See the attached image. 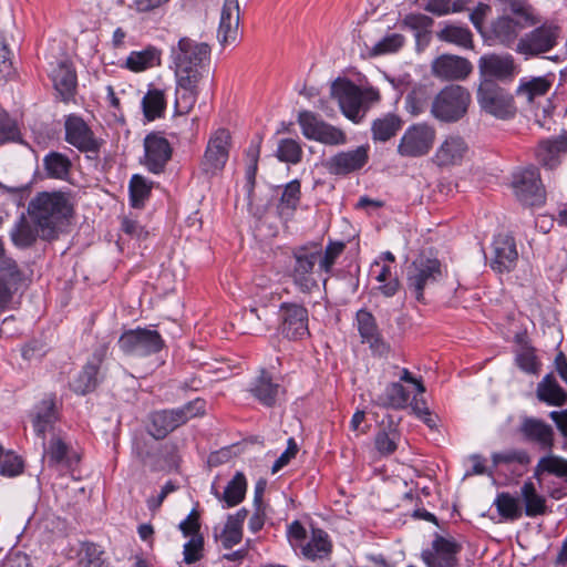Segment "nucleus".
Here are the masks:
<instances>
[{
    "label": "nucleus",
    "mask_w": 567,
    "mask_h": 567,
    "mask_svg": "<svg viewBox=\"0 0 567 567\" xmlns=\"http://www.w3.org/2000/svg\"><path fill=\"white\" fill-rule=\"evenodd\" d=\"M56 420L55 404L53 400L45 399L38 408L37 415L33 419V429L37 435L44 437L45 432Z\"/></svg>",
    "instance_id": "09e8293b"
},
{
    "label": "nucleus",
    "mask_w": 567,
    "mask_h": 567,
    "mask_svg": "<svg viewBox=\"0 0 567 567\" xmlns=\"http://www.w3.org/2000/svg\"><path fill=\"white\" fill-rule=\"evenodd\" d=\"M330 550L331 544L328 535L321 529L313 530L311 540L302 547L303 556L311 560L326 557Z\"/></svg>",
    "instance_id": "603ef678"
},
{
    "label": "nucleus",
    "mask_w": 567,
    "mask_h": 567,
    "mask_svg": "<svg viewBox=\"0 0 567 567\" xmlns=\"http://www.w3.org/2000/svg\"><path fill=\"white\" fill-rule=\"evenodd\" d=\"M399 439H400V433L395 429L383 427L375 434V437H374L375 449L381 455L389 456L396 451Z\"/></svg>",
    "instance_id": "6e6d98bb"
},
{
    "label": "nucleus",
    "mask_w": 567,
    "mask_h": 567,
    "mask_svg": "<svg viewBox=\"0 0 567 567\" xmlns=\"http://www.w3.org/2000/svg\"><path fill=\"white\" fill-rule=\"evenodd\" d=\"M477 102L482 111L499 120H508L516 114L513 95L491 79L481 81Z\"/></svg>",
    "instance_id": "0eeeda50"
},
{
    "label": "nucleus",
    "mask_w": 567,
    "mask_h": 567,
    "mask_svg": "<svg viewBox=\"0 0 567 567\" xmlns=\"http://www.w3.org/2000/svg\"><path fill=\"white\" fill-rule=\"evenodd\" d=\"M280 331L288 339L308 334V310L297 303H282L279 310Z\"/></svg>",
    "instance_id": "6ab92c4d"
},
{
    "label": "nucleus",
    "mask_w": 567,
    "mask_h": 567,
    "mask_svg": "<svg viewBox=\"0 0 567 567\" xmlns=\"http://www.w3.org/2000/svg\"><path fill=\"white\" fill-rule=\"evenodd\" d=\"M478 69L483 79L504 80L515 74L516 65L511 54H488L480 59Z\"/></svg>",
    "instance_id": "a878e982"
},
{
    "label": "nucleus",
    "mask_w": 567,
    "mask_h": 567,
    "mask_svg": "<svg viewBox=\"0 0 567 567\" xmlns=\"http://www.w3.org/2000/svg\"><path fill=\"white\" fill-rule=\"evenodd\" d=\"M551 87V81L547 76L533 78L524 81L517 89V95L526 99L528 103L536 97L544 96Z\"/></svg>",
    "instance_id": "3c124183"
},
{
    "label": "nucleus",
    "mask_w": 567,
    "mask_h": 567,
    "mask_svg": "<svg viewBox=\"0 0 567 567\" xmlns=\"http://www.w3.org/2000/svg\"><path fill=\"white\" fill-rule=\"evenodd\" d=\"M161 64V51L148 47L142 51H133L125 61V66L132 72H142Z\"/></svg>",
    "instance_id": "a19ab883"
},
{
    "label": "nucleus",
    "mask_w": 567,
    "mask_h": 567,
    "mask_svg": "<svg viewBox=\"0 0 567 567\" xmlns=\"http://www.w3.org/2000/svg\"><path fill=\"white\" fill-rule=\"evenodd\" d=\"M492 460L495 466L499 464L518 463L522 465L528 464L530 457L524 450H509L501 453H494Z\"/></svg>",
    "instance_id": "69168bd1"
},
{
    "label": "nucleus",
    "mask_w": 567,
    "mask_h": 567,
    "mask_svg": "<svg viewBox=\"0 0 567 567\" xmlns=\"http://www.w3.org/2000/svg\"><path fill=\"white\" fill-rule=\"evenodd\" d=\"M536 394L539 401L555 406L564 405L567 399L566 392L551 373L546 374L537 384Z\"/></svg>",
    "instance_id": "58836bf2"
},
{
    "label": "nucleus",
    "mask_w": 567,
    "mask_h": 567,
    "mask_svg": "<svg viewBox=\"0 0 567 567\" xmlns=\"http://www.w3.org/2000/svg\"><path fill=\"white\" fill-rule=\"evenodd\" d=\"M205 409V400L197 398L177 409L156 411L151 414L150 434L164 439L190 419L204 415Z\"/></svg>",
    "instance_id": "20e7f679"
},
{
    "label": "nucleus",
    "mask_w": 567,
    "mask_h": 567,
    "mask_svg": "<svg viewBox=\"0 0 567 567\" xmlns=\"http://www.w3.org/2000/svg\"><path fill=\"white\" fill-rule=\"evenodd\" d=\"M279 390L280 385L275 383L265 370L251 381L248 389L251 395L265 406L275 405Z\"/></svg>",
    "instance_id": "f704fd0d"
},
{
    "label": "nucleus",
    "mask_w": 567,
    "mask_h": 567,
    "mask_svg": "<svg viewBox=\"0 0 567 567\" xmlns=\"http://www.w3.org/2000/svg\"><path fill=\"white\" fill-rule=\"evenodd\" d=\"M441 277L442 267L437 259L420 257L409 267L408 287L416 300L422 301L425 287L436 282Z\"/></svg>",
    "instance_id": "4468645a"
},
{
    "label": "nucleus",
    "mask_w": 567,
    "mask_h": 567,
    "mask_svg": "<svg viewBox=\"0 0 567 567\" xmlns=\"http://www.w3.org/2000/svg\"><path fill=\"white\" fill-rule=\"evenodd\" d=\"M559 35L560 28L556 23L545 22L525 33L518 40L516 51L526 58L547 53L556 47Z\"/></svg>",
    "instance_id": "6e6552de"
},
{
    "label": "nucleus",
    "mask_w": 567,
    "mask_h": 567,
    "mask_svg": "<svg viewBox=\"0 0 567 567\" xmlns=\"http://www.w3.org/2000/svg\"><path fill=\"white\" fill-rule=\"evenodd\" d=\"M204 546V539L200 535H194L184 545V561L186 564H194L198 561L202 557V550Z\"/></svg>",
    "instance_id": "774afa93"
},
{
    "label": "nucleus",
    "mask_w": 567,
    "mask_h": 567,
    "mask_svg": "<svg viewBox=\"0 0 567 567\" xmlns=\"http://www.w3.org/2000/svg\"><path fill=\"white\" fill-rule=\"evenodd\" d=\"M231 136L229 131L218 128L215 131L207 143L204 156L200 161V172L208 176H216L220 173L229 157Z\"/></svg>",
    "instance_id": "1a4fd4ad"
},
{
    "label": "nucleus",
    "mask_w": 567,
    "mask_h": 567,
    "mask_svg": "<svg viewBox=\"0 0 567 567\" xmlns=\"http://www.w3.org/2000/svg\"><path fill=\"white\" fill-rule=\"evenodd\" d=\"M301 132L308 140H313L326 145L338 146L347 143L346 133L310 111H302L298 115Z\"/></svg>",
    "instance_id": "9d476101"
},
{
    "label": "nucleus",
    "mask_w": 567,
    "mask_h": 567,
    "mask_svg": "<svg viewBox=\"0 0 567 567\" xmlns=\"http://www.w3.org/2000/svg\"><path fill=\"white\" fill-rule=\"evenodd\" d=\"M176 79L175 110L178 114H186L194 107L197 101V84L200 79H195L194 75H187L186 78L176 76Z\"/></svg>",
    "instance_id": "2f4dec72"
},
{
    "label": "nucleus",
    "mask_w": 567,
    "mask_h": 567,
    "mask_svg": "<svg viewBox=\"0 0 567 567\" xmlns=\"http://www.w3.org/2000/svg\"><path fill=\"white\" fill-rule=\"evenodd\" d=\"M358 331L362 338V342L369 343L371 350L378 355H385L390 347L383 340L374 316L365 310L360 309L355 316Z\"/></svg>",
    "instance_id": "b1692460"
},
{
    "label": "nucleus",
    "mask_w": 567,
    "mask_h": 567,
    "mask_svg": "<svg viewBox=\"0 0 567 567\" xmlns=\"http://www.w3.org/2000/svg\"><path fill=\"white\" fill-rule=\"evenodd\" d=\"M520 497L524 503V513L528 517L547 514L548 507L545 496L539 494L532 481L524 482L520 487Z\"/></svg>",
    "instance_id": "4c0bfd02"
},
{
    "label": "nucleus",
    "mask_w": 567,
    "mask_h": 567,
    "mask_svg": "<svg viewBox=\"0 0 567 567\" xmlns=\"http://www.w3.org/2000/svg\"><path fill=\"white\" fill-rule=\"evenodd\" d=\"M11 239L16 246L25 248L33 245L40 235V229H35L24 216H22L11 230Z\"/></svg>",
    "instance_id": "864d4df0"
},
{
    "label": "nucleus",
    "mask_w": 567,
    "mask_h": 567,
    "mask_svg": "<svg viewBox=\"0 0 567 567\" xmlns=\"http://www.w3.org/2000/svg\"><path fill=\"white\" fill-rule=\"evenodd\" d=\"M517 259L518 252L514 238L507 234L497 235L493 241L492 269L499 274L508 272L514 269Z\"/></svg>",
    "instance_id": "5701e85b"
},
{
    "label": "nucleus",
    "mask_w": 567,
    "mask_h": 567,
    "mask_svg": "<svg viewBox=\"0 0 567 567\" xmlns=\"http://www.w3.org/2000/svg\"><path fill=\"white\" fill-rule=\"evenodd\" d=\"M524 29H526V27L516 22L515 18L508 14H502L491 23L486 39L493 44L511 48L514 43L517 44L519 40L518 35Z\"/></svg>",
    "instance_id": "393cba45"
},
{
    "label": "nucleus",
    "mask_w": 567,
    "mask_h": 567,
    "mask_svg": "<svg viewBox=\"0 0 567 567\" xmlns=\"http://www.w3.org/2000/svg\"><path fill=\"white\" fill-rule=\"evenodd\" d=\"M239 3L238 0H225L220 14L217 38L225 47L234 43L238 37Z\"/></svg>",
    "instance_id": "bb28decb"
},
{
    "label": "nucleus",
    "mask_w": 567,
    "mask_h": 567,
    "mask_svg": "<svg viewBox=\"0 0 567 567\" xmlns=\"http://www.w3.org/2000/svg\"><path fill=\"white\" fill-rule=\"evenodd\" d=\"M23 471L22 460L12 452H4L0 455V474L8 477H14Z\"/></svg>",
    "instance_id": "052dcab7"
},
{
    "label": "nucleus",
    "mask_w": 567,
    "mask_h": 567,
    "mask_svg": "<svg viewBox=\"0 0 567 567\" xmlns=\"http://www.w3.org/2000/svg\"><path fill=\"white\" fill-rule=\"evenodd\" d=\"M173 148L161 133H151L144 138V165L154 174H159L172 157Z\"/></svg>",
    "instance_id": "f3484780"
},
{
    "label": "nucleus",
    "mask_w": 567,
    "mask_h": 567,
    "mask_svg": "<svg viewBox=\"0 0 567 567\" xmlns=\"http://www.w3.org/2000/svg\"><path fill=\"white\" fill-rule=\"evenodd\" d=\"M24 276L13 259H4L0 265V311L11 300L13 291L18 290Z\"/></svg>",
    "instance_id": "cd10ccee"
},
{
    "label": "nucleus",
    "mask_w": 567,
    "mask_h": 567,
    "mask_svg": "<svg viewBox=\"0 0 567 567\" xmlns=\"http://www.w3.org/2000/svg\"><path fill=\"white\" fill-rule=\"evenodd\" d=\"M172 55L176 76L194 75L195 79H202L205 62L209 61L210 47L205 42L182 38L177 48L172 50Z\"/></svg>",
    "instance_id": "39448f33"
},
{
    "label": "nucleus",
    "mask_w": 567,
    "mask_h": 567,
    "mask_svg": "<svg viewBox=\"0 0 567 567\" xmlns=\"http://www.w3.org/2000/svg\"><path fill=\"white\" fill-rule=\"evenodd\" d=\"M503 14L515 16V21L523 27L530 28L540 22L535 8L528 0H498Z\"/></svg>",
    "instance_id": "72a5a7b5"
},
{
    "label": "nucleus",
    "mask_w": 567,
    "mask_h": 567,
    "mask_svg": "<svg viewBox=\"0 0 567 567\" xmlns=\"http://www.w3.org/2000/svg\"><path fill=\"white\" fill-rule=\"evenodd\" d=\"M567 150V143L564 140L543 141L536 152V156L543 166L554 168L559 164V156Z\"/></svg>",
    "instance_id": "79ce46f5"
},
{
    "label": "nucleus",
    "mask_w": 567,
    "mask_h": 567,
    "mask_svg": "<svg viewBox=\"0 0 567 567\" xmlns=\"http://www.w3.org/2000/svg\"><path fill=\"white\" fill-rule=\"evenodd\" d=\"M331 94L338 100L343 114L353 122H360L369 104L379 100V93L373 90H361L350 81H336Z\"/></svg>",
    "instance_id": "423d86ee"
},
{
    "label": "nucleus",
    "mask_w": 567,
    "mask_h": 567,
    "mask_svg": "<svg viewBox=\"0 0 567 567\" xmlns=\"http://www.w3.org/2000/svg\"><path fill=\"white\" fill-rule=\"evenodd\" d=\"M472 97L470 91L458 84L443 87L434 97L431 114L439 121L454 123L467 113Z\"/></svg>",
    "instance_id": "7ed1b4c3"
},
{
    "label": "nucleus",
    "mask_w": 567,
    "mask_h": 567,
    "mask_svg": "<svg viewBox=\"0 0 567 567\" xmlns=\"http://www.w3.org/2000/svg\"><path fill=\"white\" fill-rule=\"evenodd\" d=\"M432 74L445 81H460L466 79L473 71L471 62L462 56L442 54L431 65Z\"/></svg>",
    "instance_id": "aec40b11"
},
{
    "label": "nucleus",
    "mask_w": 567,
    "mask_h": 567,
    "mask_svg": "<svg viewBox=\"0 0 567 567\" xmlns=\"http://www.w3.org/2000/svg\"><path fill=\"white\" fill-rule=\"evenodd\" d=\"M277 157L281 162L298 164L302 157V148L296 140L284 138L278 144Z\"/></svg>",
    "instance_id": "bf43d9fd"
},
{
    "label": "nucleus",
    "mask_w": 567,
    "mask_h": 567,
    "mask_svg": "<svg viewBox=\"0 0 567 567\" xmlns=\"http://www.w3.org/2000/svg\"><path fill=\"white\" fill-rule=\"evenodd\" d=\"M75 553L79 567H113L101 546L91 543H79L76 548H72L69 558H74L71 554Z\"/></svg>",
    "instance_id": "7c9ffc66"
},
{
    "label": "nucleus",
    "mask_w": 567,
    "mask_h": 567,
    "mask_svg": "<svg viewBox=\"0 0 567 567\" xmlns=\"http://www.w3.org/2000/svg\"><path fill=\"white\" fill-rule=\"evenodd\" d=\"M64 140L78 151L87 154V157H96L102 146V141L95 136L85 121L78 115H69L64 121Z\"/></svg>",
    "instance_id": "9b49d317"
},
{
    "label": "nucleus",
    "mask_w": 567,
    "mask_h": 567,
    "mask_svg": "<svg viewBox=\"0 0 567 567\" xmlns=\"http://www.w3.org/2000/svg\"><path fill=\"white\" fill-rule=\"evenodd\" d=\"M369 161V146L342 151L323 162L324 168L332 175H349L360 171Z\"/></svg>",
    "instance_id": "a211bd4d"
},
{
    "label": "nucleus",
    "mask_w": 567,
    "mask_h": 567,
    "mask_svg": "<svg viewBox=\"0 0 567 567\" xmlns=\"http://www.w3.org/2000/svg\"><path fill=\"white\" fill-rule=\"evenodd\" d=\"M118 346L127 354L146 357L161 351L164 341L156 330L138 328L124 332Z\"/></svg>",
    "instance_id": "f8f14e48"
},
{
    "label": "nucleus",
    "mask_w": 567,
    "mask_h": 567,
    "mask_svg": "<svg viewBox=\"0 0 567 567\" xmlns=\"http://www.w3.org/2000/svg\"><path fill=\"white\" fill-rule=\"evenodd\" d=\"M49 76L56 94L63 102H69L76 92L78 78L73 64L68 60L50 64Z\"/></svg>",
    "instance_id": "412c9836"
},
{
    "label": "nucleus",
    "mask_w": 567,
    "mask_h": 567,
    "mask_svg": "<svg viewBox=\"0 0 567 567\" xmlns=\"http://www.w3.org/2000/svg\"><path fill=\"white\" fill-rule=\"evenodd\" d=\"M300 182L295 179L288 183L281 194L280 204L278 209L281 215H290L296 210L300 202Z\"/></svg>",
    "instance_id": "4d7b16f0"
},
{
    "label": "nucleus",
    "mask_w": 567,
    "mask_h": 567,
    "mask_svg": "<svg viewBox=\"0 0 567 567\" xmlns=\"http://www.w3.org/2000/svg\"><path fill=\"white\" fill-rule=\"evenodd\" d=\"M462 546L454 538L435 535L431 546L421 554L427 567H456Z\"/></svg>",
    "instance_id": "dca6fc26"
},
{
    "label": "nucleus",
    "mask_w": 567,
    "mask_h": 567,
    "mask_svg": "<svg viewBox=\"0 0 567 567\" xmlns=\"http://www.w3.org/2000/svg\"><path fill=\"white\" fill-rule=\"evenodd\" d=\"M45 176L51 179L66 181L72 171L70 157L63 153L51 151L42 159Z\"/></svg>",
    "instance_id": "e433bc0d"
},
{
    "label": "nucleus",
    "mask_w": 567,
    "mask_h": 567,
    "mask_svg": "<svg viewBox=\"0 0 567 567\" xmlns=\"http://www.w3.org/2000/svg\"><path fill=\"white\" fill-rule=\"evenodd\" d=\"M543 473L554 475L567 485V460L557 455L542 457L535 467V475Z\"/></svg>",
    "instance_id": "8fccbe9b"
},
{
    "label": "nucleus",
    "mask_w": 567,
    "mask_h": 567,
    "mask_svg": "<svg viewBox=\"0 0 567 567\" xmlns=\"http://www.w3.org/2000/svg\"><path fill=\"white\" fill-rule=\"evenodd\" d=\"M435 130L426 123L410 126L401 137L398 146L400 155L405 157H419L427 154L435 140Z\"/></svg>",
    "instance_id": "2eb2a0df"
},
{
    "label": "nucleus",
    "mask_w": 567,
    "mask_h": 567,
    "mask_svg": "<svg viewBox=\"0 0 567 567\" xmlns=\"http://www.w3.org/2000/svg\"><path fill=\"white\" fill-rule=\"evenodd\" d=\"M106 346L99 347L82 371L73 379L70 386L78 394H86L93 391L99 383L101 364L106 355Z\"/></svg>",
    "instance_id": "4be33fe9"
},
{
    "label": "nucleus",
    "mask_w": 567,
    "mask_h": 567,
    "mask_svg": "<svg viewBox=\"0 0 567 567\" xmlns=\"http://www.w3.org/2000/svg\"><path fill=\"white\" fill-rule=\"evenodd\" d=\"M473 0H421V8L436 17L461 13L470 10Z\"/></svg>",
    "instance_id": "ea45409f"
},
{
    "label": "nucleus",
    "mask_w": 567,
    "mask_h": 567,
    "mask_svg": "<svg viewBox=\"0 0 567 567\" xmlns=\"http://www.w3.org/2000/svg\"><path fill=\"white\" fill-rule=\"evenodd\" d=\"M144 116L148 121L161 117L166 110V99L163 90L152 87L142 100Z\"/></svg>",
    "instance_id": "de8ad7c7"
},
{
    "label": "nucleus",
    "mask_w": 567,
    "mask_h": 567,
    "mask_svg": "<svg viewBox=\"0 0 567 567\" xmlns=\"http://www.w3.org/2000/svg\"><path fill=\"white\" fill-rule=\"evenodd\" d=\"M320 258V249L301 246L292 250L288 277L295 287L302 293H311L319 290L320 281L326 285L328 277H322V271L316 269Z\"/></svg>",
    "instance_id": "f03ea898"
},
{
    "label": "nucleus",
    "mask_w": 567,
    "mask_h": 567,
    "mask_svg": "<svg viewBox=\"0 0 567 567\" xmlns=\"http://www.w3.org/2000/svg\"><path fill=\"white\" fill-rule=\"evenodd\" d=\"M404 43V37L399 33H392L380 40L373 48V55H381L396 52Z\"/></svg>",
    "instance_id": "0e129e2a"
},
{
    "label": "nucleus",
    "mask_w": 567,
    "mask_h": 567,
    "mask_svg": "<svg viewBox=\"0 0 567 567\" xmlns=\"http://www.w3.org/2000/svg\"><path fill=\"white\" fill-rule=\"evenodd\" d=\"M44 456L50 466L70 468L79 462V455L61 439L52 437L45 449Z\"/></svg>",
    "instance_id": "473e14b6"
},
{
    "label": "nucleus",
    "mask_w": 567,
    "mask_h": 567,
    "mask_svg": "<svg viewBox=\"0 0 567 567\" xmlns=\"http://www.w3.org/2000/svg\"><path fill=\"white\" fill-rule=\"evenodd\" d=\"M468 152L465 140L458 135L447 136L435 153V161L440 166L460 164Z\"/></svg>",
    "instance_id": "c756f323"
},
{
    "label": "nucleus",
    "mask_w": 567,
    "mask_h": 567,
    "mask_svg": "<svg viewBox=\"0 0 567 567\" xmlns=\"http://www.w3.org/2000/svg\"><path fill=\"white\" fill-rule=\"evenodd\" d=\"M519 431L526 441L536 443L543 450L550 451L554 446L553 427L539 419L525 417Z\"/></svg>",
    "instance_id": "c85d7f7f"
},
{
    "label": "nucleus",
    "mask_w": 567,
    "mask_h": 567,
    "mask_svg": "<svg viewBox=\"0 0 567 567\" xmlns=\"http://www.w3.org/2000/svg\"><path fill=\"white\" fill-rule=\"evenodd\" d=\"M402 126L400 116L388 113L378 117L372 123V138L379 142H386L393 137Z\"/></svg>",
    "instance_id": "37998d69"
},
{
    "label": "nucleus",
    "mask_w": 567,
    "mask_h": 567,
    "mask_svg": "<svg viewBox=\"0 0 567 567\" xmlns=\"http://www.w3.org/2000/svg\"><path fill=\"white\" fill-rule=\"evenodd\" d=\"M151 187L147 185L144 177L134 175L130 182V195L133 207H140L148 197Z\"/></svg>",
    "instance_id": "680f3d73"
},
{
    "label": "nucleus",
    "mask_w": 567,
    "mask_h": 567,
    "mask_svg": "<svg viewBox=\"0 0 567 567\" xmlns=\"http://www.w3.org/2000/svg\"><path fill=\"white\" fill-rule=\"evenodd\" d=\"M344 248L346 245L342 241H330L323 252L320 250V258L318 260L319 270L326 275H330L337 259L343 252Z\"/></svg>",
    "instance_id": "13d9d810"
},
{
    "label": "nucleus",
    "mask_w": 567,
    "mask_h": 567,
    "mask_svg": "<svg viewBox=\"0 0 567 567\" xmlns=\"http://www.w3.org/2000/svg\"><path fill=\"white\" fill-rule=\"evenodd\" d=\"M19 140L20 131L16 121L8 113L0 112V144Z\"/></svg>",
    "instance_id": "e2e57ef3"
},
{
    "label": "nucleus",
    "mask_w": 567,
    "mask_h": 567,
    "mask_svg": "<svg viewBox=\"0 0 567 567\" xmlns=\"http://www.w3.org/2000/svg\"><path fill=\"white\" fill-rule=\"evenodd\" d=\"M247 488L246 477L243 473L238 472L228 482L223 494L218 491H214V495L226 503L227 507L238 505L245 497Z\"/></svg>",
    "instance_id": "c03bdc74"
},
{
    "label": "nucleus",
    "mask_w": 567,
    "mask_h": 567,
    "mask_svg": "<svg viewBox=\"0 0 567 567\" xmlns=\"http://www.w3.org/2000/svg\"><path fill=\"white\" fill-rule=\"evenodd\" d=\"M402 25L414 32V37L417 42H427L431 29L434 25V20L430 16L423 13H409L403 18Z\"/></svg>",
    "instance_id": "49530a36"
},
{
    "label": "nucleus",
    "mask_w": 567,
    "mask_h": 567,
    "mask_svg": "<svg viewBox=\"0 0 567 567\" xmlns=\"http://www.w3.org/2000/svg\"><path fill=\"white\" fill-rule=\"evenodd\" d=\"M216 538L219 539L224 548L230 549L241 542L243 528L226 522L221 533L218 536L216 535Z\"/></svg>",
    "instance_id": "338daca9"
},
{
    "label": "nucleus",
    "mask_w": 567,
    "mask_h": 567,
    "mask_svg": "<svg viewBox=\"0 0 567 567\" xmlns=\"http://www.w3.org/2000/svg\"><path fill=\"white\" fill-rule=\"evenodd\" d=\"M442 42H447L464 49L473 48V34L466 27L446 24L436 34Z\"/></svg>",
    "instance_id": "a18cd8bd"
},
{
    "label": "nucleus",
    "mask_w": 567,
    "mask_h": 567,
    "mask_svg": "<svg viewBox=\"0 0 567 567\" xmlns=\"http://www.w3.org/2000/svg\"><path fill=\"white\" fill-rule=\"evenodd\" d=\"M372 402L383 409L401 410L408 405L409 393L400 382H391L381 394L372 396Z\"/></svg>",
    "instance_id": "c9c22d12"
},
{
    "label": "nucleus",
    "mask_w": 567,
    "mask_h": 567,
    "mask_svg": "<svg viewBox=\"0 0 567 567\" xmlns=\"http://www.w3.org/2000/svg\"><path fill=\"white\" fill-rule=\"evenodd\" d=\"M512 186L517 199L528 206L540 205L545 200V189L536 167H527L513 175Z\"/></svg>",
    "instance_id": "ddd939ff"
},
{
    "label": "nucleus",
    "mask_w": 567,
    "mask_h": 567,
    "mask_svg": "<svg viewBox=\"0 0 567 567\" xmlns=\"http://www.w3.org/2000/svg\"><path fill=\"white\" fill-rule=\"evenodd\" d=\"M494 505L499 516L506 520H516L523 515L518 499L509 493H499L494 501Z\"/></svg>",
    "instance_id": "5fc2aeb1"
},
{
    "label": "nucleus",
    "mask_w": 567,
    "mask_h": 567,
    "mask_svg": "<svg viewBox=\"0 0 567 567\" xmlns=\"http://www.w3.org/2000/svg\"><path fill=\"white\" fill-rule=\"evenodd\" d=\"M31 219L43 239H52L58 226L73 213L72 196L65 192H42L29 203Z\"/></svg>",
    "instance_id": "f257e3e1"
}]
</instances>
